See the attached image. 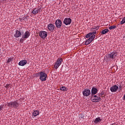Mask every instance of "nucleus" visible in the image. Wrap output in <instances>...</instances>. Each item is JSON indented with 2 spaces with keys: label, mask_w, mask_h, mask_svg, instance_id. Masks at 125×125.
Wrapping results in <instances>:
<instances>
[{
  "label": "nucleus",
  "mask_w": 125,
  "mask_h": 125,
  "mask_svg": "<svg viewBox=\"0 0 125 125\" xmlns=\"http://www.w3.org/2000/svg\"><path fill=\"white\" fill-rule=\"evenodd\" d=\"M62 62H63V59L61 58H59L57 60L56 62L54 64V68L56 70L59 68V66L62 64Z\"/></svg>",
  "instance_id": "nucleus-1"
},
{
  "label": "nucleus",
  "mask_w": 125,
  "mask_h": 125,
  "mask_svg": "<svg viewBox=\"0 0 125 125\" xmlns=\"http://www.w3.org/2000/svg\"><path fill=\"white\" fill-rule=\"evenodd\" d=\"M47 79V74H46L45 73L41 71L40 72V80L42 82H45Z\"/></svg>",
  "instance_id": "nucleus-2"
},
{
  "label": "nucleus",
  "mask_w": 125,
  "mask_h": 125,
  "mask_svg": "<svg viewBox=\"0 0 125 125\" xmlns=\"http://www.w3.org/2000/svg\"><path fill=\"white\" fill-rule=\"evenodd\" d=\"M7 105L8 107H13L14 108H18L19 107V104L17 101L11 102L7 103Z\"/></svg>",
  "instance_id": "nucleus-3"
},
{
  "label": "nucleus",
  "mask_w": 125,
  "mask_h": 125,
  "mask_svg": "<svg viewBox=\"0 0 125 125\" xmlns=\"http://www.w3.org/2000/svg\"><path fill=\"white\" fill-rule=\"evenodd\" d=\"M91 99L93 102H99L101 100V98L97 95H92L91 97Z\"/></svg>",
  "instance_id": "nucleus-4"
},
{
  "label": "nucleus",
  "mask_w": 125,
  "mask_h": 125,
  "mask_svg": "<svg viewBox=\"0 0 125 125\" xmlns=\"http://www.w3.org/2000/svg\"><path fill=\"white\" fill-rule=\"evenodd\" d=\"M118 53L117 52H112L108 55V59H115Z\"/></svg>",
  "instance_id": "nucleus-5"
},
{
  "label": "nucleus",
  "mask_w": 125,
  "mask_h": 125,
  "mask_svg": "<svg viewBox=\"0 0 125 125\" xmlns=\"http://www.w3.org/2000/svg\"><path fill=\"white\" fill-rule=\"evenodd\" d=\"M95 39V35H92L85 42V45H88V44L91 43L92 41Z\"/></svg>",
  "instance_id": "nucleus-6"
},
{
  "label": "nucleus",
  "mask_w": 125,
  "mask_h": 125,
  "mask_svg": "<svg viewBox=\"0 0 125 125\" xmlns=\"http://www.w3.org/2000/svg\"><path fill=\"white\" fill-rule=\"evenodd\" d=\"M83 96H85L86 97H87V96H89V95L91 94V92L90 91V90L88 89H85L83 92Z\"/></svg>",
  "instance_id": "nucleus-7"
},
{
  "label": "nucleus",
  "mask_w": 125,
  "mask_h": 125,
  "mask_svg": "<svg viewBox=\"0 0 125 125\" xmlns=\"http://www.w3.org/2000/svg\"><path fill=\"white\" fill-rule=\"evenodd\" d=\"M39 35L42 39H45L47 37V32L44 31H40Z\"/></svg>",
  "instance_id": "nucleus-8"
},
{
  "label": "nucleus",
  "mask_w": 125,
  "mask_h": 125,
  "mask_svg": "<svg viewBox=\"0 0 125 125\" xmlns=\"http://www.w3.org/2000/svg\"><path fill=\"white\" fill-rule=\"evenodd\" d=\"M72 23V19L70 18H65L63 21V24L68 25H70Z\"/></svg>",
  "instance_id": "nucleus-9"
},
{
  "label": "nucleus",
  "mask_w": 125,
  "mask_h": 125,
  "mask_svg": "<svg viewBox=\"0 0 125 125\" xmlns=\"http://www.w3.org/2000/svg\"><path fill=\"white\" fill-rule=\"evenodd\" d=\"M31 33L29 31L27 30L22 35V39H28L30 37Z\"/></svg>",
  "instance_id": "nucleus-10"
},
{
  "label": "nucleus",
  "mask_w": 125,
  "mask_h": 125,
  "mask_svg": "<svg viewBox=\"0 0 125 125\" xmlns=\"http://www.w3.org/2000/svg\"><path fill=\"white\" fill-rule=\"evenodd\" d=\"M119 89V87L117 85H114L110 87L111 92H116Z\"/></svg>",
  "instance_id": "nucleus-11"
},
{
  "label": "nucleus",
  "mask_w": 125,
  "mask_h": 125,
  "mask_svg": "<svg viewBox=\"0 0 125 125\" xmlns=\"http://www.w3.org/2000/svg\"><path fill=\"white\" fill-rule=\"evenodd\" d=\"M55 24L57 28H60L62 26V21L60 20H57L55 22Z\"/></svg>",
  "instance_id": "nucleus-12"
},
{
  "label": "nucleus",
  "mask_w": 125,
  "mask_h": 125,
  "mask_svg": "<svg viewBox=\"0 0 125 125\" xmlns=\"http://www.w3.org/2000/svg\"><path fill=\"white\" fill-rule=\"evenodd\" d=\"M47 28L49 31H53V30H54V28H55V26L51 23H50L48 25Z\"/></svg>",
  "instance_id": "nucleus-13"
},
{
  "label": "nucleus",
  "mask_w": 125,
  "mask_h": 125,
  "mask_svg": "<svg viewBox=\"0 0 125 125\" xmlns=\"http://www.w3.org/2000/svg\"><path fill=\"white\" fill-rule=\"evenodd\" d=\"M27 60H23L19 62V66H25L27 64Z\"/></svg>",
  "instance_id": "nucleus-14"
},
{
  "label": "nucleus",
  "mask_w": 125,
  "mask_h": 125,
  "mask_svg": "<svg viewBox=\"0 0 125 125\" xmlns=\"http://www.w3.org/2000/svg\"><path fill=\"white\" fill-rule=\"evenodd\" d=\"M98 92V90H97V88L93 87L91 89V95H95Z\"/></svg>",
  "instance_id": "nucleus-15"
},
{
  "label": "nucleus",
  "mask_w": 125,
  "mask_h": 125,
  "mask_svg": "<svg viewBox=\"0 0 125 125\" xmlns=\"http://www.w3.org/2000/svg\"><path fill=\"white\" fill-rule=\"evenodd\" d=\"M14 36L15 38H19V37L21 36V32L19 30H16Z\"/></svg>",
  "instance_id": "nucleus-16"
},
{
  "label": "nucleus",
  "mask_w": 125,
  "mask_h": 125,
  "mask_svg": "<svg viewBox=\"0 0 125 125\" xmlns=\"http://www.w3.org/2000/svg\"><path fill=\"white\" fill-rule=\"evenodd\" d=\"M40 115V110H34L32 113V117H37Z\"/></svg>",
  "instance_id": "nucleus-17"
},
{
  "label": "nucleus",
  "mask_w": 125,
  "mask_h": 125,
  "mask_svg": "<svg viewBox=\"0 0 125 125\" xmlns=\"http://www.w3.org/2000/svg\"><path fill=\"white\" fill-rule=\"evenodd\" d=\"M39 11H40V9L38 8H35L32 11V14H34V15H36V14H38V13H39Z\"/></svg>",
  "instance_id": "nucleus-18"
},
{
  "label": "nucleus",
  "mask_w": 125,
  "mask_h": 125,
  "mask_svg": "<svg viewBox=\"0 0 125 125\" xmlns=\"http://www.w3.org/2000/svg\"><path fill=\"white\" fill-rule=\"evenodd\" d=\"M102 119H100V117H98L95 119L94 121L95 124H98V123H101Z\"/></svg>",
  "instance_id": "nucleus-19"
},
{
  "label": "nucleus",
  "mask_w": 125,
  "mask_h": 125,
  "mask_svg": "<svg viewBox=\"0 0 125 125\" xmlns=\"http://www.w3.org/2000/svg\"><path fill=\"white\" fill-rule=\"evenodd\" d=\"M109 32V29H104L101 31L102 35H104L105 34H107Z\"/></svg>",
  "instance_id": "nucleus-20"
},
{
  "label": "nucleus",
  "mask_w": 125,
  "mask_h": 125,
  "mask_svg": "<svg viewBox=\"0 0 125 125\" xmlns=\"http://www.w3.org/2000/svg\"><path fill=\"white\" fill-rule=\"evenodd\" d=\"M34 77H35V78L41 77V72L36 73L34 75Z\"/></svg>",
  "instance_id": "nucleus-21"
},
{
  "label": "nucleus",
  "mask_w": 125,
  "mask_h": 125,
  "mask_svg": "<svg viewBox=\"0 0 125 125\" xmlns=\"http://www.w3.org/2000/svg\"><path fill=\"white\" fill-rule=\"evenodd\" d=\"M60 89L62 91H66V89H67V88H66L65 86H62L60 87Z\"/></svg>",
  "instance_id": "nucleus-22"
},
{
  "label": "nucleus",
  "mask_w": 125,
  "mask_h": 125,
  "mask_svg": "<svg viewBox=\"0 0 125 125\" xmlns=\"http://www.w3.org/2000/svg\"><path fill=\"white\" fill-rule=\"evenodd\" d=\"M117 28V26L116 25H112L109 27V30H113L114 29H116Z\"/></svg>",
  "instance_id": "nucleus-23"
},
{
  "label": "nucleus",
  "mask_w": 125,
  "mask_h": 125,
  "mask_svg": "<svg viewBox=\"0 0 125 125\" xmlns=\"http://www.w3.org/2000/svg\"><path fill=\"white\" fill-rule=\"evenodd\" d=\"M91 33H89L87 35H86L85 38H86V39H88V38H89V37H91Z\"/></svg>",
  "instance_id": "nucleus-24"
},
{
  "label": "nucleus",
  "mask_w": 125,
  "mask_h": 125,
  "mask_svg": "<svg viewBox=\"0 0 125 125\" xmlns=\"http://www.w3.org/2000/svg\"><path fill=\"white\" fill-rule=\"evenodd\" d=\"M91 36H95L96 35V31L93 32H90Z\"/></svg>",
  "instance_id": "nucleus-25"
},
{
  "label": "nucleus",
  "mask_w": 125,
  "mask_h": 125,
  "mask_svg": "<svg viewBox=\"0 0 125 125\" xmlns=\"http://www.w3.org/2000/svg\"><path fill=\"white\" fill-rule=\"evenodd\" d=\"M3 109V104L0 105V111Z\"/></svg>",
  "instance_id": "nucleus-26"
},
{
  "label": "nucleus",
  "mask_w": 125,
  "mask_h": 125,
  "mask_svg": "<svg viewBox=\"0 0 125 125\" xmlns=\"http://www.w3.org/2000/svg\"><path fill=\"white\" fill-rule=\"evenodd\" d=\"M7 63H9V62H11V59L9 58V59L7 60Z\"/></svg>",
  "instance_id": "nucleus-27"
},
{
  "label": "nucleus",
  "mask_w": 125,
  "mask_h": 125,
  "mask_svg": "<svg viewBox=\"0 0 125 125\" xmlns=\"http://www.w3.org/2000/svg\"><path fill=\"white\" fill-rule=\"evenodd\" d=\"M10 84H7L5 86V87H6V88H8V86H9Z\"/></svg>",
  "instance_id": "nucleus-28"
},
{
  "label": "nucleus",
  "mask_w": 125,
  "mask_h": 125,
  "mask_svg": "<svg viewBox=\"0 0 125 125\" xmlns=\"http://www.w3.org/2000/svg\"><path fill=\"white\" fill-rule=\"evenodd\" d=\"M119 89H122V86H119Z\"/></svg>",
  "instance_id": "nucleus-29"
},
{
  "label": "nucleus",
  "mask_w": 125,
  "mask_h": 125,
  "mask_svg": "<svg viewBox=\"0 0 125 125\" xmlns=\"http://www.w3.org/2000/svg\"><path fill=\"white\" fill-rule=\"evenodd\" d=\"M94 29H95V28H93V29H91V30H94Z\"/></svg>",
  "instance_id": "nucleus-30"
}]
</instances>
